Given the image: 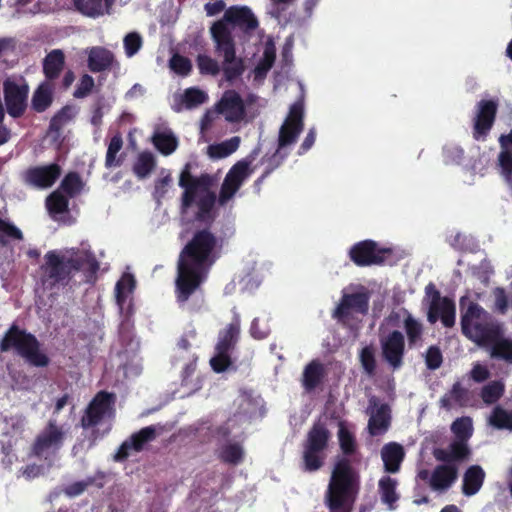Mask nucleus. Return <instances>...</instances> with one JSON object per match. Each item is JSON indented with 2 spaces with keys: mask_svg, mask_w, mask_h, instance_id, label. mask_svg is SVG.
I'll return each mask as SVG.
<instances>
[{
  "mask_svg": "<svg viewBox=\"0 0 512 512\" xmlns=\"http://www.w3.org/2000/svg\"><path fill=\"white\" fill-rule=\"evenodd\" d=\"M338 440L342 456L337 457L334 463L324 494V505L328 512H353L361 487L360 473L355 466L360 460L356 457V438L342 422Z\"/></svg>",
  "mask_w": 512,
  "mask_h": 512,
  "instance_id": "f257e3e1",
  "label": "nucleus"
},
{
  "mask_svg": "<svg viewBox=\"0 0 512 512\" xmlns=\"http://www.w3.org/2000/svg\"><path fill=\"white\" fill-rule=\"evenodd\" d=\"M99 270L100 263L92 251L71 248L48 251L40 266V275L42 284L50 288L72 287L94 285Z\"/></svg>",
  "mask_w": 512,
  "mask_h": 512,
  "instance_id": "f03ea898",
  "label": "nucleus"
},
{
  "mask_svg": "<svg viewBox=\"0 0 512 512\" xmlns=\"http://www.w3.org/2000/svg\"><path fill=\"white\" fill-rule=\"evenodd\" d=\"M218 238L208 228L197 230L180 252L176 288H199L215 262Z\"/></svg>",
  "mask_w": 512,
  "mask_h": 512,
  "instance_id": "7ed1b4c3",
  "label": "nucleus"
},
{
  "mask_svg": "<svg viewBox=\"0 0 512 512\" xmlns=\"http://www.w3.org/2000/svg\"><path fill=\"white\" fill-rule=\"evenodd\" d=\"M191 166L187 163L182 170L179 178V186L184 189L181 198V208L189 209L198 197L196 202L198 211L196 219L201 222H210L213 220L212 210L216 202V195L210 191L213 184L212 177L207 174H201L195 177L191 174Z\"/></svg>",
  "mask_w": 512,
  "mask_h": 512,
  "instance_id": "20e7f679",
  "label": "nucleus"
},
{
  "mask_svg": "<svg viewBox=\"0 0 512 512\" xmlns=\"http://www.w3.org/2000/svg\"><path fill=\"white\" fill-rule=\"evenodd\" d=\"M0 352L13 353L32 367L45 368L50 364V358L42 350L37 337L16 323H13L2 336Z\"/></svg>",
  "mask_w": 512,
  "mask_h": 512,
  "instance_id": "39448f33",
  "label": "nucleus"
},
{
  "mask_svg": "<svg viewBox=\"0 0 512 512\" xmlns=\"http://www.w3.org/2000/svg\"><path fill=\"white\" fill-rule=\"evenodd\" d=\"M461 330L469 340L481 346L503 334L502 325L474 302H470L467 308L461 302Z\"/></svg>",
  "mask_w": 512,
  "mask_h": 512,
  "instance_id": "423d86ee",
  "label": "nucleus"
},
{
  "mask_svg": "<svg viewBox=\"0 0 512 512\" xmlns=\"http://www.w3.org/2000/svg\"><path fill=\"white\" fill-rule=\"evenodd\" d=\"M349 259L358 267L396 266L404 258V252L391 246L366 239L354 243L348 251Z\"/></svg>",
  "mask_w": 512,
  "mask_h": 512,
  "instance_id": "0eeeda50",
  "label": "nucleus"
},
{
  "mask_svg": "<svg viewBox=\"0 0 512 512\" xmlns=\"http://www.w3.org/2000/svg\"><path fill=\"white\" fill-rule=\"evenodd\" d=\"M330 438V431L320 421L309 429L302 443V469L305 472H316L323 467Z\"/></svg>",
  "mask_w": 512,
  "mask_h": 512,
  "instance_id": "6e6552de",
  "label": "nucleus"
},
{
  "mask_svg": "<svg viewBox=\"0 0 512 512\" xmlns=\"http://www.w3.org/2000/svg\"><path fill=\"white\" fill-rule=\"evenodd\" d=\"M211 35L216 44V52L223 55L222 70L227 81H233L244 72L243 61L236 57L235 43L232 33L223 21L215 22L211 27Z\"/></svg>",
  "mask_w": 512,
  "mask_h": 512,
  "instance_id": "1a4fd4ad",
  "label": "nucleus"
},
{
  "mask_svg": "<svg viewBox=\"0 0 512 512\" xmlns=\"http://www.w3.org/2000/svg\"><path fill=\"white\" fill-rule=\"evenodd\" d=\"M240 338V319L238 316L229 323L218 334L215 345V354L210 359V366L216 373H223L227 370H237L231 357Z\"/></svg>",
  "mask_w": 512,
  "mask_h": 512,
  "instance_id": "9d476101",
  "label": "nucleus"
},
{
  "mask_svg": "<svg viewBox=\"0 0 512 512\" xmlns=\"http://www.w3.org/2000/svg\"><path fill=\"white\" fill-rule=\"evenodd\" d=\"M66 431L55 419H49L45 427L35 437L31 445V454L39 459H47L56 454L63 446Z\"/></svg>",
  "mask_w": 512,
  "mask_h": 512,
  "instance_id": "9b49d317",
  "label": "nucleus"
},
{
  "mask_svg": "<svg viewBox=\"0 0 512 512\" xmlns=\"http://www.w3.org/2000/svg\"><path fill=\"white\" fill-rule=\"evenodd\" d=\"M116 397L113 393L101 390L95 394L84 409L80 418V426L84 429L95 428L106 417L114 415Z\"/></svg>",
  "mask_w": 512,
  "mask_h": 512,
  "instance_id": "f8f14e48",
  "label": "nucleus"
},
{
  "mask_svg": "<svg viewBox=\"0 0 512 512\" xmlns=\"http://www.w3.org/2000/svg\"><path fill=\"white\" fill-rule=\"evenodd\" d=\"M259 149H254L247 159L236 162L226 174L219 192V203L226 204L240 189L244 181L251 175L253 170L250 168Z\"/></svg>",
  "mask_w": 512,
  "mask_h": 512,
  "instance_id": "ddd939ff",
  "label": "nucleus"
},
{
  "mask_svg": "<svg viewBox=\"0 0 512 512\" xmlns=\"http://www.w3.org/2000/svg\"><path fill=\"white\" fill-rule=\"evenodd\" d=\"M62 174V168L58 163L33 166L21 174L22 182L29 187L47 189L52 187Z\"/></svg>",
  "mask_w": 512,
  "mask_h": 512,
  "instance_id": "4468645a",
  "label": "nucleus"
},
{
  "mask_svg": "<svg viewBox=\"0 0 512 512\" xmlns=\"http://www.w3.org/2000/svg\"><path fill=\"white\" fill-rule=\"evenodd\" d=\"M498 110L495 100H481L476 105L473 123V138L477 141L485 140L492 129Z\"/></svg>",
  "mask_w": 512,
  "mask_h": 512,
  "instance_id": "2eb2a0df",
  "label": "nucleus"
},
{
  "mask_svg": "<svg viewBox=\"0 0 512 512\" xmlns=\"http://www.w3.org/2000/svg\"><path fill=\"white\" fill-rule=\"evenodd\" d=\"M3 92L8 114L13 118L21 117L27 107L28 85L6 80L3 84Z\"/></svg>",
  "mask_w": 512,
  "mask_h": 512,
  "instance_id": "dca6fc26",
  "label": "nucleus"
},
{
  "mask_svg": "<svg viewBox=\"0 0 512 512\" xmlns=\"http://www.w3.org/2000/svg\"><path fill=\"white\" fill-rule=\"evenodd\" d=\"M381 350L383 359L394 370L403 365L405 355V338L399 330H393L386 337L381 338Z\"/></svg>",
  "mask_w": 512,
  "mask_h": 512,
  "instance_id": "f3484780",
  "label": "nucleus"
},
{
  "mask_svg": "<svg viewBox=\"0 0 512 512\" xmlns=\"http://www.w3.org/2000/svg\"><path fill=\"white\" fill-rule=\"evenodd\" d=\"M428 294L432 296L428 312V320L435 323L438 319L442 324L450 328L455 324V304L447 297L441 298L439 290H427Z\"/></svg>",
  "mask_w": 512,
  "mask_h": 512,
  "instance_id": "a211bd4d",
  "label": "nucleus"
},
{
  "mask_svg": "<svg viewBox=\"0 0 512 512\" xmlns=\"http://www.w3.org/2000/svg\"><path fill=\"white\" fill-rule=\"evenodd\" d=\"M369 298V294L364 292L344 294L332 317L339 322H345L353 312L366 314L369 309Z\"/></svg>",
  "mask_w": 512,
  "mask_h": 512,
  "instance_id": "6ab92c4d",
  "label": "nucleus"
},
{
  "mask_svg": "<svg viewBox=\"0 0 512 512\" xmlns=\"http://www.w3.org/2000/svg\"><path fill=\"white\" fill-rule=\"evenodd\" d=\"M157 437V430L155 426L150 425L141 428L139 431L133 433L126 439L118 448L115 455L116 461H124L129 455L130 451L141 452L145 445L154 441Z\"/></svg>",
  "mask_w": 512,
  "mask_h": 512,
  "instance_id": "aec40b11",
  "label": "nucleus"
},
{
  "mask_svg": "<svg viewBox=\"0 0 512 512\" xmlns=\"http://www.w3.org/2000/svg\"><path fill=\"white\" fill-rule=\"evenodd\" d=\"M216 109L231 123L240 122L244 119L246 114L244 101L235 90L225 91L220 101L217 103Z\"/></svg>",
  "mask_w": 512,
  "mask_h": 512,
  "instance_id": "412c9836",
  "label": "nucleus"
},
{
  "mask_svg": "<svg viewBox=\"0 0 512 512\" xmlns=\"http://www.w3.org/2000/svg\"><path fill=\"white\" fill-rule=\"evenodd\" d=\"M458 478V467L456 464H439L431 473L429 486L433 491L446 492Z\"/></svg>",
  "mask_w": 512,
  "mask_h": 512,
  "instance_id": "4be33fe9",
  "label": "nucleus"
},
{
  "mask_svg": "<svg viewBox=\"0 0 512 512\" xmlns=\"http://www.w3.org/2000/svg\"><path fill=\"white\" fill-rule=\"evenodd\" d=\"M221 21H223L226 26L227 23H229L239 27L241 30L245 32L253 31L259 25L257 18L255 17L251 9L247 6L229 7L225 11L224 17Z\"/></svg>",
  "mask_w": 512,
  "mask_h": 512,
  "instance_id": "5701e85b",
  "label": "nucleus"
},
{
  "mask_svg": "<svg viewBox=\"0 0 512 512\" xmlns=\"http://www.w3.org/2000/svg\"><path fill=\"white\" fill-rule=\"evenodd\" d=\"M369 407L375 408V410L371 412L368 421V431L370 435L377 436L384 434L390 426L391 416L389 405L384 403L378 406V399L372 397L369 400Z\"/></svg>",
  "mask_w": 512,
  "mask_h": 512,
  "instance_id": "b1692460",
  "label": "nucleus"
},
{
  "mask_svg": "<svg viewBox=\"0 0 512 512\" xmlns=\"http://www.w3.org/2000/svg\"><path fill=\"white\" fill-rule=\"evenodd\" d=\"M433 455L437 461L444 464H456L468 460L471 450L463 441H453L447 448H437Z\"/></svg>",
  "mask_w": 512,
  "mask_h": 512,
  "instance_id": "393cba45",
  "label": "nucleus"
},
{
  "mask_svg": "<svg viewBox=\"0 0 512 512\" xmlns=\"http://www.w3.org/2000/svg\"><path fill=\"white\" fill-rule=\"evenodd\" d=\"M501 151L498 155V163L505 181L512 186V129L508 134L499 137Z\"/></svg>",
  "mask_w": 512,
  "mask_h": 512,
  "instance_id": "a878e982",
  "label": "nucleus"
},
{
  "mask_svg": "<svg viewBox=\"0 0 512 512\" xmlns=\"http://www.w3.org/2000/svg\"><path fill=\"white\" fill-rule=\"evenodd\" d=\"M115 0H73V6L82 15L97 18L110 14Z\"/></svg>",
  "mask_w": 512,
  "mask_h": 512,
  "instance_id": "bb28decb",
  "label": "nucleus"
},
{
  "mask_svg": "<svg viewBox=\"0 0 512 512\" xmlns=\"http://www.w3.org/2000/svg\"><path fill=\"white\" fill-rule=\"evenodd\" d=\"M325 376V366L318 359H314L304 367L301 380L302 386L307 392H311L322 384Z\"/></svg>",
  "mask_w": 512,
  "mask_h": 512,
  "instance_id": "cd10ccee",
  "label": "nucleus"
},
{
  "mask_svg": "<svg viewBox=\"0 0 512 512\" xmlns=\"http://www.w3.org/2000/svg\"><path fill=\"white\" fill-rule=\"evenodd\" d=\"M485 477L486 473L480 465L469 466L463 475L462 493L468 497L477 494L483 486Z\"/></svg>",
  "mask_w": 512,
  "mask_h": 512,
  "instance_id": "c85d7f7f",
  "label": "nucleus"
},
{
  "mask_svg": "<svg viewBox=\"0 0 512 512\" xmlns=\"http://www.w3.org/2000/svg\"><path fill=\"white\" fill-rule=\"evenodd\" d=\"M404 457L405 452L403 447L396 442H390L382 447L381 458L384 463L385 471L389 473L399 471Z\"/></svg>",
  "mask_w": 512,
  "mask_h": 512,
  "instance_id": "c756f323",
  "label": "nucleus"
},
{
  "mask_svg": "<svg viewBox=\"0 0 512 512\" xmlns=\"http://www.w3.org/2000/svg\"><path fill=\"white\" fill-rule=\"evenodd\" d=\"M114 62V54L104 47H93L88 55V68L98 73L109 69Z\"/></svg>",
  "mask_w": 512,
  "mask_h": 512,
  "instance_id": "7c9ffc66",
  "label": "nucleus"
},
{
  "mask_svg": "<svg viewBox=\"0 0 512 512\" xmlns=\"http://www.w3.org/2000/svg\"><path fill=\"white\" fill-rule=\"evenodd\" d=\"M53 84L49 81L42 82L34 91L31 108L37 113L45 112L53 102Z\"/></svg>",
  "mask_w": 512,
  "mask_h": 512,
  "instance_id": "2f4dec72",
  "label": "nucleus"
},
{
  "mask_svg": "<svg viewBox=\"0 0 512 512\" xmlns=\"http://www.w3.org/2000/svg\"><path fill=\"white\" fill-rule=\"evenodd\" d=\"M65 65V56L62 50L55 49L46 55L43 61V73L46 81H53L59 77Z\"/></svg>",
  "mask_w": 512,
  "mask_h": 512,
  "instance_id": "473e14b6",
  "label": "nucleus"
},
{
  "mask_svg": "<svg viewBox=\"0 0 512 512\" xmlns=\"http://www.w3.org/2000/svg\"><path fill=\"white\" fill-rule=\"evenodd\" d=\"M468 401V390L457 381L452 385V388L446 392L439 400L441 408L449 411L454 405L465 407Z\"/></svg>",
  "mask_w": 512,
  "mask_h": 512,
  "instance_id": "72a5a7b5",
  "label": "nucleus"
},
{
  "mask_svg": "<svg viewBox=\"0 0 512 512\" xmlns=\"http://www.w3.org/2000/svg\"><path fill=\"white\" fill-rule=\"evenodd\" d=\"M397 480L390 476H383L378 482L379 494L383 504L390 510L396 509L399 494L396 491Z\"/></svg>",
  "mask_w": 512,
  "mask_h": 512,
  "instance_id": "f704fd0d",
  "label": "nucleus"
},
{
  "mask_svg": "<svg viewBox=\"0 0 512 512\" xmlns=\"http://www.w3.org/2000/svg\"><path fill=\"white\" fill-rule=\"evenodd\" d=\"M488 345H491L492 358L512 364V339L505 338L503 334H500L494 340H489Z\"/></svg>",
  "mask_w": 512,
  "mask_h": 512,
  "instance_id": "c9c22d12",
  "label": "nucleus"
},
{
  "mask_svg": "<svg viewBox=\"0 0 512 512\" xmlns=\"http://www.w3.org/2000/svg\"><path fill=\"white\" fill-rule=\"evenodd\" d=\"M85 183L79 173L75 171L68 172L62 179L58 190L69 198H75L81 194Z\"/></svg>",
  "mask_w": 512,
  "mask_h": 512,
  "instance_id": "e433bc0d",
  "label": "nucleus"
},
{
  "mask_svg": "<svg viewBox=\"0 0 512 512\" xmlns=\"http://www.w3.org/2000/svg\"><path fill=\"white\" fill-rule=\"evenodd\" d=\"M221 462L229 465H238L244 459V450L239 443H229L224 445L218 454Z\"/></svg>",
  "mask_w": 512,
  "mask_h": 512,
  "instance_id": "4c0bfd02",
  "label": "nucleus"
},
{
  "mask_svg": "<svg viewBox=\"0 0 512 512\" xmlns=\"http://www.w3.org/2000/svg\"><path fill=\"white\" fill-rule=\"evenodd\" d=\"M69 197L60 190L53 191L46 198V207L51 215L63 214L69 211Z\"/></svg>",
  "mask_w": 512,
  "mask_h": 512,
  "instance_id": "58836bf2",
  "label": "nucleus"
},
{
  "mask_svg": "<svg viewBox=\"0 0 512 512\" xmlns=\"http://www.w3.org/2000/svg\"><path fill=\"white\" fill-rule=\"evenodd\" d=\"M240 145V138L234 136L218 144H213L208 147V153L211 158L221 159L228 157L234 153Z\"/></svg>",
  "mask_w": 512,
  "mask_h": 512,
  "instance_id": "ea45409f",
  "label": "nucleus"
},
{
  "mask_svg": "<svg viewBox=\"0 0 512 512\" xmlns=\"http://www.w3.org/2000/svg\"><path fill=\"white\" fill-rule=\"evenodd\" d=\"M123 139L120 134L114 135L108 145L106 157H105V167L107 169H111L113 167H119L123 163V157H117L118 152L122 149Z\"/></svg>",
  "mask_w": 512,
  "mask_h": 512,
  "instance_id": "a19ab883",
  "label": "nucleus"
},
{
  "mask_svg": "<svg viewBox=\"0 0 512 512\" xmlns=\"http://www.w3.org/2000/svg\"><path fill=\"white\" fill-rule=\"evenodd\" d=\"M155 157L151 152L144 151L140 153L133 165V172L140 178H146L155 168Z\"/></svg>",
  "mask_w": 512,
  "mask_h": 512,
  "instance_id": "79ce46f5",
  "label": "nucleus"
},
{
  "mask_svg": "<svg viewBox=\"0 0 512 512\" xmlns=\"http://www.w3.org/2000/svg\"><path fill=\"white\" fill-rule=\"evenodd\" d=\"M152 141L156 149L165 156L172 154L178 146L177 138L171 133L157 132Z\"/></svg>",
  "mask_w": 512,
  "mask_h": 512,
  "instance_id": "37998d69",
  "label": "nucleus"
},
{
  "mask_svg": "<svg viewBox=\"0 0 512 512\" xmlns=\"http://www.w3.org/2000/svg\"><path fill=\"white\" fill-rule=\"evenodd\" d=\"M22 231L11 221L0 217V246L6 247L11 240L22 241Z\"/></svg>",
  "mask_w": 512,
  "mask_h": 512,
  "instance_id": "c03bdc74",
  "label": "nucleus"
},
{
  "mask_svg": "<svg viewBox=\"0 0 512 512\" xmlns=\"http://www.w3.org/2000/svg\"><path fill=\"white\" fill-rule=\"evenodd\" d=\"M303 129L283 123L279 130L278 147L287 151V147L296 143Z\"/></svg>",
  "mask_w": 512,
  "mask_h": 512,
  "instance_id": "a18cd8bd",
  "label": "nucleus"
},
{
  "mask_svg": "<svg viewBox=\"0 0 512 512\" xmlns=\"http://www.w3.org/2000/svg\"><path fill=\"white\" fill-rule=\"evenodd\" d=\"M404 329L407 335L408 345L410 348L417 346L419 343H421L422 325L410 314L404 319Z\"/></svg>",
  "mask_w": 512,
  "mask_h": 512,
  "instance_id": "49530a36",
  "label": "nucleus"
},
{
  "mask_svg": "<svg viewBox=\"0 0 512 512\" xmlns=\"http://www.w3.org/2000/svg\"><path fill=\"white\" fill-rule=\"evenodd\" d=\"M451 430L458 441L466 443L473 433L472 419L468 416L457 418L451 425Z\"/></svg>",
  "mask_w": 512,
  "mask_h": 512,
  "instance_id": "de8ad7c7",
  "label": "nucleus"
},
{
  "mask_svg": "<svg viewBox=\"0 0 512 512\" xmlns=\"http://www.w3.org/2000/svg\"><path fill=\"white\" fill-rule=\"evenodd\" d=\"M75 117V111L72 106L62 107L50 120L49 129L53 132H59L62 128Z\"/></svg>",
  "mask_w": 512,
  "mask_h": 512,
  "instance_id": "09e8293b",
  "label": "nucleus"
},
{
  "mask_svg": "<svg viewBox=\"0 0 512 512\" xmlns=\"http://www.w3.org/2000/svg\"><path fill=\"white\" fill-rule=\"evenodd\" d=\"M169 68L175 74L187 77L192 72V62L188 57L175 53L169 59Z\"/></svg>",
  "mask_w": 512,
  "mask_h": 512,
  "instance_id": "8fccbe9b",
  "label": "nucleus"
},
{
  "mask_svg": "<svg viewBox=\"0 0 512 512\" xmlns=\"http://www.w3.org/2000/svg\"><path fill=\"white\" fill-rule=\"evenodd\" d=\"M134 290H115L116 303L120 313L126 318H130L134 313L133 297Z\"/></svg>",
  "mask_w": 512,
  "mask_h": 512,
  "instance_id": "3c124183",
  "label": "nucleus"
},
{
  "mask_svg": "<svg viewBox=\"0 0 512 512\" xmlns=\"http://www.w3.org/2000/svg\"><path fill=\"white\" fill-rule=\"evenodd\" d=\"M208 99L207 94L196 87L187 88L182 96V102L187 109L198 107Z\"/></svg>",
  "mask_w": 512,
  "mask_h": 512,
  "instance_id": "603ef678",
  "label": "nucleus"
},
{
  "mask_svg": "<svg viewBox=\"0 0 512 512\" xmlns=\"http://www.w3.org/2000/svg\"><path fill=\"white\" fill-rule=\"evenodd\" d=\"M504 393V385L499 381H493L481 389V398L485 404L497 402Z\"/></svg>",
  "mask_w": 512,
  "mask_h": 512,
  "instance_id": "864d4df0",
  "label": "nucleus"
},
{
  "mask_svg": "<svg viewBox=\"0 0 512 512\" xmlns=\"http://www.w3.org/2000/svg\"><path fill=\"white\" fill-rule=\"evenodd\" d=\"M196 63L201 75L217 76L220 73L219 63L206 54H199Z\"/></svg>",
  "mask_w": 512,
  "mask_h": 512,
  "instance_id": "5fc2aeb1",
  "label": "nucleus"
},
{
  "mask_svg": "<svg viewBox=\"0 0 512 512\" xmlns=\"http://www.w3.org/2000/svg\"><path fill=\"white\" fill-rule=\"evenodd\" d=\"M359 361L364 372L368 376H374L376 373V358L375 351L372 346H365L361 349L359 354Z\"/></svg>",
  "mask_w": 512,
  "mask_h": 512,
  "instance_id": "6e6d98bb",
  "label": "nucleus"
},
{
  "mask_svg": "<svg viewBox=\"0 0 512 512\" xmlns=\"http://www.w3.org/2000/svg\"><path fill=\"white\" fill-rule=\"evenodd\" d=\"M490 423L499 429L512 430V410L508 412L501 407H495L490 416Z\"/></svg>",
  "mask_w": 512,
  "mask_h": 512,
  "instance_id": "4d7b16f0",
  "label": "nucleus"
},
{
  "mask_svg": "<svg viewBox=\"0 0 512 512\" xmlns=\"http://www.w3.org/2000/svg\"><path fill=\"white\" fill-rule=\"evenodd\" d=\"M494 273V270L489 261L483 260L479 265L471 268V277L478 281V284L483 286L489 285V279Z\"/></svg>",
  "mask_w": 512,
  "mask_h": 512,
  "instance_id": "13d9d810",
  "label": "nucleus"
},
{
  "mask_svg": "<svg viewBox=\"0 0 512 512\" xmlns=\"http://www.w3.org/2000/svg\"><path fill=\"white\" fill-rule=\"evenodd\" d=\"M288 155V151L280 150V148L277 147L276 151L271 156H265L262 161L266 162L267 166L262 173V179H266L275 169H277Z\"/></svg>",
  "mask_w": 512,
  "mask_h": 512,
  "instance_id": "bf43d9fd",
  "label": "nucleus"
},
{
  "mask_svg": "<svg viewBox=\"0 0 512 512\" xmlns=\"http://www.w3.org/2000/svg\"><path fill=\"white\" fill-rule=\"evenodd\" d=\"M276 58V53L273 47H266L263 57L255 68L256 77L265 76L266 73L272 68Z\"/></svg>",
  "mask_w": 512,
  "mask_h": 512,
  "instance_id": "052dcab7",
  "label": "nucleus"
},
{
  "mask_svg": "<svg viewBox=\"0 0 512 512\" xmlns=\"http://www.w3.org/2000/svg\"><path fill=\"white\" fill-rule=\"evenodd\" d=\"M125 54L127 57L134 56L142 47L143 41L137 32L128 33L123 40Z\"/></svg>",
  "mask_w": 512,
  "mask_h": 512,
  "instance_id": "680f3d73",
  "label": "nucleus"
},
{
  "mask_svg": "<svg viewBox=\"0 0 512 512\" xmlns=\"http://www.w3.org/2000/svg\"><path fill=\"white\" fill-rule=\"evenodd\" d=\"M95 82L92 76L84 74L79 80L77 87L73 93V96L77 99L87 97L93 90Z\"/></svg>",
  "mask_w": 512,
  "mask_h": 512,
  "instance_id": "e2e57ef3",
  "label": "nucleus"
},
{
  "mask_svg": "<svg viewBox=\"0 0 512 512\" xmlns=\"http://www.w3.org/2000/svg\"><path fill=\"white\" fill-rule=\"evenodd\" d=\"M425 363L428 369L436 370L443 363V356L438 346L432 345L427 349L425 355Z\"/></svg>",
  "mask_w": 512,
  "mask_h": 512,
  "instance_id": "0e129e2a",
  "label": "nucleus"
},
{
  "mask_svg": "<svg viewBox=\"0 0 512 512\" xmlns=\"http://www.w3.org/2000/svg\"><path fill=\"white\" fill-rule=\"evenodd\" d=\"M284 123L303 129V106L299 103H294L290 107L289 114Z\"/></svg>",
  "mask_w": 512,
  "mask_h": 512,
  "instance_id": "69168bd1",
  "label": "nucleus"
},
{
  "mask_svg": "<svg viewBox=\"0 0 512 512\" xmlns=\"http://www.w3.org/2000/svg\"><path fill=\"white\" fill-rule=\"evenodd\" d=\"M172 178L170 174L155 181L153 196L157 201H160L168 192L171 186Z\"/></svg>",
  "mask_w": 512,
  "mask_h": 512,
  "instance_id": "338daca9",
  "label": "nucleus"
},
{
  "mask_svg": "<svg viewBox=\"0 0 512 512\" xmlns=\"http://www.w3.org/2000/svg\"><path fill=\"white\" fill-rule=\"evenodd\" d=\"M511 305V301L509 300V296L506 294V290H495V301H494V310L499 314H506L509 306Z\"/></svg>",
  "mask_w": 512,
  "mask_h": 512,
  "instance_id": "774afa93",
  "label": "nucleus"
}]
</instances>
